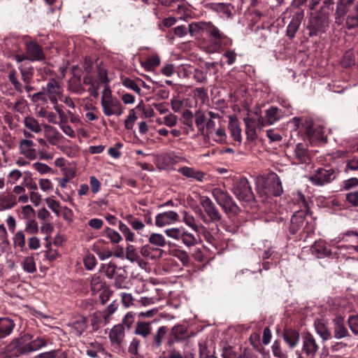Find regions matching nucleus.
Returning <instances> with one entry per match:
<instances>
[{
  "instance_id": "nucleus-57",
  "label": "nucleus",
  "mask_w": 358,
  "mask_h": 358,
  "mask_svg": "<svg viewBox=\"0 0 358 358\" xmlns=\"http://www.w3.org/2000/svg\"><path fill=\"white\" fill-rule=\"evenodd\" d=\"M105 234L106 236L113 243H118L122 240L120 234L112 229L107 228L105 231Z\"/></svg>"
},
{
  "instance_id": "nucleus-55",
  "label": "nucleus",
  "mask_w": 358,
  "mask_h": 358,
  "mask_svg": "<svg viewBox=\"0 0 358 358\" xmlns=\"http://www.w3.org/2000/svg\"><path fill=\"white\" fill-rule=\"evenodd\" d=\"M122 84L124 87L133 90L137 94H140L141 92V87L136 84L135 80L129 78H124L122 80Z\"/></svg>"
},
{
  "instance_id": "nucleus-33",
  "label": "nucleus",
  "mask_w": 358,
  "mask_h": 358,
  "mask_svg": "<svg viewBox=\"0 0 358 358\" xmlns=\"http://www.w3.org/2000/svg\"><path fill=\"white\" fill-rule=\"evenodd\" d=\"M121 270V267H117L115 263L110 262L108 264H103L99 271L103 273L108 278L113 279Z\"/></svg>"
},
{
  "instance_id": "nucleus-41",
  "label": "nucleus",
  "mask_w": 358,
  "mask_h": 358,
  "mask_svg": "<svg viewBox=\"0 0 358 358\" xmlns=\"http://www.w3.org/2000/svg\"><path fill=\"white\" fill-rule=\"evenodd\" d=\"M182 243L187 247L194 246L198 243L197 237L184 229L182 232V236L180 238Z\"/></svg>"
},
{
  "instance_id": "nucleus-3",
  "label": "nucleus",
  "mask_w": 358,
  "mask_h": 358,
  "mask_svg": "<svg viewBox=\"0 0 358 358\" xmlns=\"http://www.w3.org/2000/svg\"><path fill=\"white\" fill-rule=\"evenodd\" d=\"M200 204L203 210H199V215L206 224L210 225L213 224L217 227L222 223V216L209 197L201 196Z\"/></svg>"
},
{
  "instance_id": "nucleus-22",
  "label": "nucleus",
  "mask_w": 358,
  "mask_h": 358,
  "mask_svg": "<svg viewBox=\"0 0 358 358\" xmlns=\"http://www.w3.org/2000/svg\"><path fill=\"white\" fill-rule=\"evenodd\" d=\"M311 252L317 258H324L331 255V250L327 247L326 243L322 240L316 241L311 246Z\"/></svg>"
},
{
  "instance_id": "nucleus-43",
  "label": "nucleus",
  "mask_w": 358,
  "mask_h": 358,
  "mask_svg": "<svg viewBox=\"0 0 358 358\" xmlns=\"http://www.w3.org/2000/svg\"><path fill=\"white\" fill-rule=\"evenodd\" d=\"M182 221L191 229H192L195 232H198L199 227L196 223L194 217L192 214L189 213L185 210L182 212Z\"/></svg>"
},
{
  "instance_id": "nucleus-58",
  "label": "nucleus",
  "mask_w": 358,
  "mask_h": 358,
  "mask_svg": "<svg viewBox=\"0 0 358 358\" xmlns=\"http://www.w3.org/2000/svg\"><path fill=\"white\" fill-rule=\"evenodd\" d=\"M348 322L351 331L354 334L358 335V314L350 315Z\"/></svg>"
},
{
  "instance_id": "nucleus-17",
  "label": "nucleus",
  "mask_w": 358,
  "mask_h": 358,
  "mask_svg": "<svg viewBox=\"0 0 358 358\" xmlns=\"http://www.w3.org/2000/svg\"><path fill=\"white\" fill-rule=\"evenodd\" d=\"M8 80L10 82L14 89L19 93H22L24 90L25 92L29 94L34 90V87L31 85V83H24L23 85L18 79V75L15 69H12L8 74Z\"/></svg>"
},
{
  "instance_id": "nucleus-49",
  "label": "nucleus",
  "mask_w": 358,
  "mask_h": 358,
  "mask_svg": "<svg viewBox=\"0 0 358 358\" xmlns=\"http://www.w3.org/2000/svg\"><path fill=\"white\" fill-rule=\"evenodd\" d=\"M23 269L29 273L36 271L35 261L33 257H27L22 262Z\"/></svg>"
},
{
  "instance_id": "nucleus-18",
  "label": "nucleus",
  "mask_w": 358,
  "mask_h": 358,
  "mask_svg": "<svg viewBox=\"0 0 358 358\" xmlns=\"http://www.w3.org/2000/svg\"><path fill=\"white\" fill-rule=\"evenodd\" d=\"M294 159L295 164H307L310 160V155L306 145L297 143L294 150Z\"/></svg>"
},
{
  "instance_id": "nucleus-37",
  "label": "nucleus",
  "mask_w": 358,
  "mask_h": 358,
  "mask_svg": "<svg viewBox=\"0 0 358 358\" xmlns=\"http://www.w3.org/2000/svg\"><path fill=\"white\" fill-rule=\"evenodd\" d=\"M69 89L78 94H83L85 90L81 84L80 77L75 76L69 81Z\"/></svg>"
},
{
  "instance_id": "nucleus-34",
  "label": "nucleus",
  "mask_w": 358,
  "mask_h": 358,
  "mask_svg": "<svg viewBox=\"0 0 358 358\" xmlns=\"http://www.w3.org/2000/svg\"><path fill=\"white\" fill-rule=\"evenodd\" d=\"M141 66L148 71H152L160 64V58L157 55H152L145 60H141Z\"/></svg>"
},
{
  "instance_id": "nucleus-40",
  "label": "nucleus",
  "mask_w": 358,
  "mask_h": 358,
  "mask_svg": "<svg viewBox=\"0 0 358 358\" xmlns=\"http://www.w3.org/2000/svg\"><path fill=\"white\" fill-rule=\"evenodd\" d=\"M24 126L32 132L38 134L41 131L38 122L33 117L27 116L24 119Z\"/></svg>"
},
{
  "instance_id": "nucleus-39",
  "label": "nucleus",
  "mask_w": 358,
  "mask_h": 358,
  "mask_svg": "<svg viewBox=\"0 0 358 358\" xmlns=\"http://www.w3.org/2000/svg\"><path fill=\"white\" fill-rule=\"evenodd\" d=\"M245 133L247 138L251 141L255 140L257 138L256 134V123L254 120L247 118L245 119Z\"/></svg>"
},
{
  "instance_id": "nucleus-16",
  "label": "nucleus",
  "mask_w": 358,
  "mask_h": 358,
  "mask_svg": "<svg viewBox=\"0 0 358 358\" xmlns=\"http://www.w3.org/2000/svg\"><path fill=\"white\" fill-rule=\"evenodd\" d=\"M178 220L179 215L176 212L173 210L166 211L157 215L155 217V225L158 227H163Z\"/></svg>"
},
{
  "instance_id": "nucleus-15",
  "label": "nucleus",
  "mask_w": 358,
  "mask_h": 358,
  "mask_svg": "<svg viewBox=\"0 0 358 358\" xmlns=\"http://www.w3.org/2000/svg\"><path fill=\"white\" fill-rule=\"evenodd\" d=\"M26 52L29 59L31 62L43 61L45 58L42 48L35 41L26 43Z\"/></svg>"
},
{
  "instance_id": "nucleus-30",
  "label": "nucleus",
  "mask_w": 358,
  "mask_h": 358,
  "mask_svg": "<svg viewBox=\"0 0 358 358\" xmlns=\"http://www.w3.org/2000/svg\"><path fill=\"white\" fill-rule=\"evenodd\" d=\"M86 350V354L92 358H99L101 356L106 355L102 345L98 342H93L89 344Z\"/></svg>"
},
{
  "instance_id": "nucleus-4",
  "label": "nucleus",
  "mask_w": 358,
  "mask_h": 358,
  "mask_svg": "<svg viewBox=\"0 0 358 358\" xmlns=\"http://www.w3.org/2000/svg\"><path fill=\"white\" fill-rule=\"evenodd\" d=\"M308 211L299 210L291 218L289 231L292 234H296L300 229L308 236L313 234L315 229V223L313 221L306 220Z\"/></svg>"
},
{
  "instance_id": "nucleus-36",
  "label": "nucleus",
  "mask_w": 358,
  "mask_h": 358,
  "mask_svg": "<svg viewBox=\"0 0 358 358\" xmlns=\"http://www.w3.org/2000/svg\"><path fill=\"white\" fill-rule=\"evenodd\" d=\"M127 275L126 271L122 269L113 278L114 279V287L117 289L127 288Z\"/></svg>"
},
{
  "instance_id": "nucleus-12",
  "label": "nucleus",
  "mask_w": 358,
  "mask_h": 358,
  "mask_svg": "<svg viewBox=\"0 0 358 358\" xmlns=\"http://www.w3.org/2000/svg\"><path fill=\"white\" fill-rule=\"evenodd\" d=\"M282 115L281 109L276 106H271L265 111L264 117L258 118L257 124L259 127L273 124L281 118Z\"/></svg>"
},
{
  "instance_id": "nucleus-42",
  "label": "nucleus",
  "mask_w": 358,
  "mask_h": 358,
  "mask_svg": "<svg viewBox=\"0 0 358 358\" xmlns=\"http://www.w3.org/2000/svg\"><path fill=\"white\" fill-rule=\"evenodd\" d=\"M148 241L150 245L162 248L166 245V241L164 236L161 234L153 233L150 234Z\"/></svg>"
},
{
  "instance_id": "nucleus-38",
  "label": "nucleus",
  "mask_w": 358,
  "mask_h": 358,
  "mask_svg": "<svg viewBox=\"0 0 358 358\" xmlns=\"http://www.w3.org/2000/svg\"><path fill=\"white\" fill-rule=\"evenodd\" d=\"M315 328L316 332L320 336L324 341H326L331 338V332L324 322L321 321L315 322Z\"/></svg>"
},
{
  "instance_id": "nucleus-26",
  "label": "nucleus",
  "mask_w": 358,
  "mask_h": 358,
  "mask_svg": "<svg viewBox=\"0 0 358 358\" xmlns=\"http://www.w3.org/2000/svg\"><path fill=\"white\" fill-rule=\"evenodd\" d=\"M28 96L30 98L31 101L35 105L36 109L41 106H48L49 97L43 90L33 94H29Z\"/></svg>"
},
{
  "instance_id": "nucleus-21",
  "label": "nucleus",
  "mask_w": 358,
  "mask_h": 358,
  "mask_svg": "<svg viewBox=\"0 0 358 358\" xmlns=\"http://www.w3.org/2000/svg\"><path fill=\"white\" fill-rule=\"evenodd\" d=\"M72 329V333L80 336L87 328V319L83 316H78L73 318L69 323Z\"/></svg>"
},
{
  "instance_id": "nucleus-44",
  "label": "nucleus",
  "mask_w": 358,
  "mask_h": 358,
  "mask_svg": "<svg viewBox=\"0 0 358 358\" xmlns=\"http://www.w3.org/2000/svg\"><path fill=\"white\" fill-rule=\"evenodd\" d=\"M126 258L131 262H143V259H141L136 249L132 245H129L126 248Z\"/></svg>"
},
{
  "instance_id": "nucleus-32",
  "label": "nucleus",
  "mask_w": 358,
  "mask_h": 358,
  "mask_svg": "<svg viewBox=\"0 0 358 358\" xmlns=\"http://www.w3.org/2000/svg\"><path fill=\"white\" fill-rule=\"evenodd\" d=\"M16 204V197L13 194L0 196V211L11 209Z\"/></svg>"
},
{
  "instance_id": "nucleus-19",
  "label": "nucleus",
  "mask_w": 358,
  "mask_h": 358,
  "mask_svg": "<svg viewBox=\"0 0 358 358\" xmlns=\"http://www.w3.org/2000/svg\"><path fill=\"white\" fill-rule=\"evenodd\" d=\"M334 324V336L336 339L349 336V332L345 325L344 317L341 315H336L333 320Z\"/></svg>"
},
{
  "instance_id": "nucleus-45",
  "label": "nucleus",
  "mask_w": 358,
  "mask_h": 358,
  "mask_svg": "<svg viewBox=\"0 0 358 358\" xmlns=\"http://www.w3.org/2000/svg\"><path fill=\"white\" fill-rule=\"evenodd\" d=\"M13 245L15 248H19L22 251L25 247V235L23 231H18L13 236Z\"/></svg>"
},
{
  "instance_id": "nucleus-20",
  "label": "nucleus",
  "mask_w": 358,
  "mask_h": 358,
  "mask_svg": "<svg viewBox=\"0 0 358 358\" xmlns=\"http://www.w3.org/2000/svg\"><path fill=\"white\" fill-rule=\"evenodd\" d=\"M318 350L315 339L310 334L303 336V351L308 356H314Z\"/></svg>"
},
{
  "instance_id": "nucleus-14",
  "label": "nucleus",
  "mask_w": 358,
  "mask_h": 358,
  "mask_svg": "<svg viewBox=\"0 0 358 358\" xmlns=\"http://www.w3.org/2000/svg\"><path fill=\"white\" fill-rule=\"evenodd\" d=\"M124 327L121 325L114 326L109 332V338L112 345L117 350H120L124 338Z\"/></svg>"
},
{
  "instance_id": "nucleus-62",
  "label": "nucleus",
  "mask_w": 358,
  "mask_h": 358,
  "mask_svg": "<svg viewBox=\"0 0 358 358\" xmlns=\"http://www.w3.org/2000/svg\"><path fill=\"white\" fill-rule=\"evenodd\" d=\"M97 76L99 79V82L107 85L109 83L110 80L108 77L107 71L105 68L100 66H97Z\"/></svg>"
},
{
  "instance_id": "nucleus-56",
  "label": "nucleus",
  "mask_w": 358,
  "mask_h": 358,
  "mask_svg": "<svg viewBox=\"0 0 358 358\" xmlns=\"http://www.w3.org/2000/svg\"><path fill=\"white\" fill-rule=\"evenodd\" d=\"M136 120L137 116L136 115L134 110L131 109L129 112V115L124 121L125 128L128 130L132 129Z\"/></svg>"
},
{
  "instance_id": "nucleus-13",
  "label": "nucleus",
  "mask_w": 358,
  "mask_h": 358,
  "mask_svg": "<svg viewBox=\"0 0 358 358\" xmlns=\"http://www.w3.org/2000/svg\"><path fill=\"white\" fill-rule=\"evenodd\" d=\"M103 113L106 116L116 115L120 116L123 113V108L121 102L113 98L107 101H101Z\"/></svg>"
},
{
  "instance_id": "nucleus-53",
  "label": "nucleus",
  "mask_w": 358,
  "mask_h": 358,
  "mask_svg": "<svg viewBox=\"0 0 358 358\" xmlns=\"http://www.w3.org/2000/svg\"><path fill=\"white\" fill-rule=\"evenodd\" d=\"M183 231L182 228L173 227L166 229L164 232L167 236L178 241L180 240Z\"/></svg>"
},
{
  "instance_id": "nucleus-25",
  "label": "nucleus",
  "mask_w": 358,
  "mask_h": 358,
  "mask_svg": "<svg viewBox=\"0 0 358 358\" xmlns=\"http://www.w3.org/2000/svg\"><path fill=\"white\" fill-rule=\"evenodd\" d=\"M90 284L92 294H96L107 287L106 281L98 273H95L91 277Z\"/></svg>"
},
{
  "instance_id": "nucleus-64",
  "label": "nucleus",
  "mask_w": 358,
  "mask_h": 358,
  "mask_svg": "<svg viewBox=\"0 0 358 358\" xmlns=\"http://www.w3.org/2000/svg\"><path fill=\"white\" fill-rule=\"evenodd\" d=\"M345 199L352 206L358 207V190L346 194Z\"/></svg>"
},
{
  "instance_id": "nucleus-27",
  "label": "nucleus",
  "mask_w": 358,
  "mask_h": 358,
  "mask_svg": "<svg viewBox=\"0 0 358 358\" xmlns=\"http://www.w3.org/2000/svg\"><path fill=\"white\" fill-rule=\"evenodd\" d=\"M229 129L234 140L240 143L242 139L241 129L238 120L236 117L229 116Z\"/></svg>"
},
{
  "instance_id": "nucleus-8",
  "label": "nucleus",
  "mask_w": 358,
  "mask_h": 358,
  "mask_svg": "<svg viewBox=\"0 0 358 358\" xmlns=\"http://www.w3.org/2000/svg\"><path fill=\"white\" fill-rule=\"evenodd\" d=\"M202 31L210 38L214 46V50L218 51L222 45H226L227 36L210 22H203Z\"/></svg>"
},
{
  "instance_id": "nucleus-61",
  "label": "nucleus",
  "mask_w": 358,
  "mask_h": 358,
  "mask_svg": "<svg viewBox=\"0 0 358 358\" xmlns=\"http://www.w3.org/2000/svg\"><path fill=\"white\" fill-rule=\"evenodd\" d=\"M84 266L86 268L87 270H92L96 264V259L95 257L93 255H87L83 259Z\"/></svg>"
},
{
  "instance_id": "nucleus-31",
  "label": "nucleus",
  "mask_w": 358,
  "mask_h": 358,
  "mask_svg": "<svg viewBox=\"0 0 358 358\" xmlns=\"http://www.w3.org/2000/svg\"><path fill=\"white\" fill-rule=\"evenodd\" d=\"M18 69L24 83H31L34 75V67L30 64H21Z\"/></svg>"
},
{
  "instance_id": "nucleus-51",
  "label": "nucleus",
  "mask_w": 358,
  "mask_h": 358,
  "mask_svg": "<svg viewBox=\"0 0 358 358\" xmlns=\"http://www.w3.org/2000/svg\"><path fill=\"white\" fill-rule=\"evenodd\" d=\"M172 255L178 258L183 264V265H186L189 263V255L185 250L175 249L172 251Z\"/></svg>"
},
{
  "instance_id": "nucleus-63",
  "label": "nucleus",
  "mask_w": 358,
  "mask_h": 358,
  "mask_svg": "<svg viewBox=\"0 0 358 358\" xmlns=\"http://www.w3.org/2000/svg\"><path fill=\"white\" fill-rule=\"evenodd\" d=\"M52 133L47 136L48 141L52 145H56L62 138V136L56 129L52 128Z\"/></svg>"
},
{
  "instance_id": "nucleus-47",
  "label": "nucleus",
  "mask_w": 358,
  "mask_h": 358,
  "mask_svg": "<svg viewBox=\"0 0 358 358\" xmlns=\"http://www.w3.org/2000/svg\"><path fill=\"white\" fill-rule=\"evenodd\" d=\"M195 124L198 127L199 130L202 131L205 127V122L206 121V117L205 113L202 110H198L194 113Z\"/></svg>"
},
{
  "instance_id": "nucleus-7",
  "label": "nucleus",
  "mask_w": 358,
  "mask_h": 358,
  "mask_svg": "<svg viewBox=\"0 0 358 358\" xmlns=\"http://www.w3.org/2000/svg\"><path fill=\"white\" fill-rule=\"evenodd\" d=\"M232 192L236 197L241 201L250 203L255 200V195L252 187L245 178H241L234 182Z\"/></svg>"
},
{
  "instance_id": "nucleus-6",
  "label": "nucleus",
  "mask_w": 358,
  "mask_h": 358,
  "mask_svg": "<svg viewBox=\"0 0 358 358\" xmlns=\"http://www.w3.org/2000/svg\"><path fill=\"white\" fill-rule=\"evenodd\" d=\"M211 194L217 203L227 215H235L240 212L239 207L227 191L215 187L212 189Z\"/></svg>"
},
{
  "instance_id": "nucleus-28",
  "label": "nucleus",
  "mask_w": 358,
  "mask_h": 358,
  "mask_svg": "<svg viewBox=\"0 0 358 358\" xmlns=\"http://www.w3.org/2000/svg\"><path fill=\"white\" fill-rule=\"evenodd\" d=\"M15 326V324L13 320L8 317L0 318V337L4 338L10 335Z\"/></svg>"
},
{
  "instance_id": "nucleus-35",
  "label": "nucleus",
  "mask_w": 358,
  "mask_h": 358,
  "mask_svg": "<svg viewBox=\"0 0 358 358\" xmlns=\"http://www.w3.org/2000/svg\"><path fill=\"white\" fill-rule=\"evenodd\" d=\"M152 331V327L150 322H139L136 324L134 333L143 338H147Z\"/></svg>"
},
{
  "instance_id": "nucleus-24",
  "label": "nucleus",
  "mask_w": 358,
  "mask_h": 358,
  "mask_svg": "<svg viewBox=\"0 0 358 358\" xmlns=\"http://www.w3.org/2000/svg\"><path fill=\"white\" fill-rule=\"evenodd\" d=\"M207 136L218 143L222 144L227 143V136L225 128L222 126L221 123H219L218 127L207 134Z\"/></svg>"
},
{
  "instance_id": "nucleus-60",
  "label": "nucleus",
  "mask_w": 358,
  "mask_h": 358,
  "mask_svg": "<svg viewBox=\"0 0 358 358\" xmlns=\"http://www.w3.org/2000/svg\"><path fill=\"white\" fill-rule=\"evenodd\" d=\"M272 352L275 357L278 358H286V354L283 352L281 349L280 343L278 341H275L272 345Z\"/></svg>"
},
{
  "instance_id": "nucleus-46",
  "label": "nucleus",
  "mask_w": 358,
  "mask_h": 358,
  "mask_svg": "<svg viewBox=\"0 0 358 358\" xmlns=\"http://www.w3.org/2000/svg\"><path fill=\"white\" fill-rule=\"evenodd\" d=\"M346 13V6L343 3L338 4L335 13V23L338 25L342 24L344 20V16Z\"/></svg>"
},
{
  "instance_id": "nucleus-9",
  "label": "nucleus",
  "mask_w": 358,
  "mask_h": 358,
  "mask_svg": "<svg viewBox=\"0 0 358 358\" xmlns=\"http://www.w3.org/2000/svg\"><path fill=\"white\" fill-rule=\"evenodd\" d=\"M285 13L289 14V17H291V21L287 27V36L289 38H293L304 17V9L296 6L289 7Z\"/></svg>"
},
{
  "instance_id": "nucleus-59",
  "label": "nucleus",
  "mask_w": 358,
  "mask_h": 358,
  "mask_svg": "<svg viewBox=\"0 0 358 358\" xmlns=\"http://www.w3.org/2000/svg\"><path fill=\"white\" fill-rule=\"evenodd\" d=\"M24 231L29 234H37L38 231V226L36 221L34 219L27 220Z\"/></svg>"
},
{
  "instance_id": "nucleus-2",
  "label": "nucleus",
  "mask_w": 358,
  "mask_h": 358,
  "mask_svg": "<svg viewBox=\"0 0 358 358\" xmlns=\"http://www.w3.org/2000/svg\"><path fill=\"white\" fill-rule=\"evenodd\" d=\"M329 27V14L322 8L310 17L307 29L309 37L320 36L327 32Z\"/></svg>"
},
{
  "instance_id": "nucleus-10",
  "label": "nucleus",
  "mask_w": 358,
  "mask_h": 358,
  "mask_svg": "<svg viewBox=\"0 0 358 358\" xmlns=\"http://www.w3.org/2000/svg\"><path fill=\"white\" fill-rule=\"evenodd\" d=\"M336 178L335 171L333 169H317L313 175L310 177V180L315 185L322 186L330 182Z\"/></svg>"
},
{
  "instance_id": "nucleus-1",
  "label": "nucleus",
  "mask_w": 358,
  "mask_h": 358,
  "mask_svg": "<svg viewBox=\"0 0 358 358\" xmlns=\"http://www.w3.org/2000/svg\"><path fill=\"white\" fill-rule=\"evenodd\" d=\"M49 342L47 336H37L33 338V336L25 334L22 336L14 339L8 346L10 348H15V356L27 355L29 352L37 351L45 347Z\"/></svg>"
},
{
  "instance_id": "nucleus-29",
  "label": "nucleus",
  "mask_w": 358,
  "mask_h": 358,
  "mask_svg": "<svg viewBox=\"0 0 358 358\" xmlns=\"http://www.w3.org/2000/svg\"><path fill=\"white\" fill-rule=\"evenodd\" d=\"M178 172L186 176L187 178L194 179L196 181L201 182L204 178V173L200 171H196L193 168L183 166L179 169Z\"/></svg>"
},
{
  "instance_id": "nucleus-5",
  "label": "nucleus",
  "mask_w": 358,
  "mask_h": 358,
  "mask_svg": "<svg viewBox=\"0 0 358 358\" xmlns=\"http://www.w3.org/2000/svg\"><path fill=\"white\" fill-rule=\"evenodd\" d=\"M259 193L266 196H280L282 193V186L279 176L273 172L268 173L262 179V184L257 185Z\"/></svg>"
},
{
  "instance_id": "nucleus-23",
  "label": "nucleus",
  "mask_w": 358,
  "mask_h": 358,
  "mask_svg": "<svg viewBox=\"0 0 358 358\" xmlns=\"http://www.w3.org/2000/svg\"><path fill=\"white\" fill-rule=\"evenodd\" d=\"M282 336L285 342L291 349L294 348L299 342V334L296 330L285 329L283 331Z\"/></svg>"
},
{
  "instance_id": "nucleus-54",
  "label": "nucleus",
  "mask_w": 358,
  "mask_h": 358,
  "mask_svg": "<svg viewBox=\"0 0 358 358\" xmlns=\"http://www.w3.org/2000/svg\"><path fill=\"white\" fill-rule=\"evenodd\" d=\"M119 229L124 234L125 239L128 241H134V233L131 231V229L127 227V224H124L121 221L119 223Z\"/></svg>"
},
{
  "instance_id": "nucleus-50",
  "label": "nucleus",
  "mask_w": 358,
  "mask_h": 358,
  "mask_svg": "<svg viewBox=\"0 0 358 358\" xmlns=\"http://www.w3.org/2000/svg\"><path fill=\"white\" fill-rule=\"evenodd\" d=\"M125 220L134 230H141L145 227V224L141 220L134 217L132 215H127Z\"/></svg>"
},
{
  "instance_id": "nucleus-11",
  "label": "nucleus",
  "mask_w": 358,
  "mask_h": 358,
  "mask_svg": "<svg viewBox=\"0 0 358 358\" xmlns=\"http://www.w3.org/2000/svg\"><path fill=\"white\" fill-rule=\"evenodd\" d=\"M42 90L48 96L51 103L56 104L59 100H62L63 89L56 79H50L45 87H43Z\"/></svg>"
},
{
  "instance_id": "nucleus-52",
  "label": "nucleus",
  "mask_w": 358,
  "mask_h": 358,
  "mask_svg": "<svg viewBox=\"0 0 358 358\" xmlns=\"http://www.w3.org/2000/svg\"><path fill=\"white\" fill-rule=\"evenodd\" d=\"M106 324V323H104L103 313H96L93 315L91 320V324L94 330L99 329L102 324Z\"/></svg>"
},
{
  "instance_id": "nucleus-48",
  "label": "nucleus",
  "mask_w": 358,
  "mask_h": 358,
  "mask_svg": "<svg viewBox=\"0 0 358 358\" xmlns=\"http://www.w3.org/2000/svg\"><path fill=\"white\" fill-rule=\"evenodd\" d=\"M167 330H168L167 327H164V326L160 327L157 329L156 334L153 337L154 344L157 347L161 346L162 341L164 338V336L167 333Z\"/></svg>"
}]
</instances>
